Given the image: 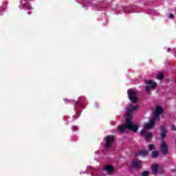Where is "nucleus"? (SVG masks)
<instances>
[{
  "label": "nucleus",
  "instance_id": "obj_23",
  "mask_svg": "<svg viewBox=\"0 0 176 176\" xmlns=\"http://www.w3.org/2000/svg\"><path fill=\"white\" fill-rule=\"evenodd\" d=\"M73 131H78V126H73Z\"/></svg>",
  "mask_w": 176,
  "mask_h": 176
},
{
  "label": "nucleus",
  "instance_id": "obj_18",
  "mask_svg": "<svg viewBox=\"0 0 176 176\" xmlns=\"http://www.w3.org/2000/svg\"><path fill=\"white\" fill-rule=\"evenodd\" d=\"M83 103L82 102H76L75 104V108H79V107H82Z\"/></svg>",
  "mask_w": 176,
  "mask_h": 176
},
{
  "label": "nucleus",
  "instance_id": "obj_2",
  "mask_svg": "<svg viewBox=\"0 0 176 176\" xmlns=\"http://www.w3.org/2000/svg\"><path fill=\"white\" fill-rule=\"evenodd\" d=\"M114 141H115V136L112 135H108L107 136H106V138H105L106 143L104 145L105 149L107 150L109 149V148H111V145L113 144Z\"/></svg>",
  "mask_w": 176,
  "mask_h": 176
},
{
  "label": "nucleus",
  "instance_id": "obj_20",
  "mask_svg": "<svg viewBox=\"0 0 176 176\" xmlns=\"http://www.w3.org/2000/svg\"><path fill=\"white\" fill-rule=\"evenodd\" d=\"M142 176H149V171L148 170L143 171L142 173Z\"/></svg>",
  "mask_w": 176,
  "mask_h": 176
},
{
  "label": "nucleus",
  "instance_id": "obj_26",
  "mask_svg": "<svg viewBox=\"0 0 176 176\" xmlns=\"http://www.w3.org/2000/svg\"><path fill=\"white\" fill-rule=\"evenodd\" d=\"M28 14H31V12H28Z\"/></svg>",
  "mask_w": 176,
  "mask_h": 176
},
{
  "label": "nucleus",
  "instance_id": "obj_7",
  "mask_svg": "<svg viewBox=\"0 0 176 176\" xmlns=\"http://www.w3.org/2000/svg\"><path fill=\"white\" fill-rule=\"evenodd\" d=\"M143 135H144L146 140H151V138H153V137L152 133L146 132L145 129L142 130L140 132V137H143Z\"/></svg>",
  "mask_w": 176,
  "mask_h": 176
},
{
  "label": "nucleus",
  "instance_id": "obj_5",
  "mask_svg": "<svg viewBox=\"0 0 176 176\" xmlns=\"http://www.w3.org/2000/svg\"><path fill=\"white\" fill-rule=\"evenodd\" d=\"M146 85H146L145 87L146 91H151V89H156V87L157 86V85L156 84V82H153V81H152V80H150L148 81H146Z\"/></svg>",
  "mask_w": 176,
  "mask_h": 176
},
{
  "label": "nucleus",
  "instance_id": "obj_9",
  "mask_svg": "<svg viewBox=\"0 0 176 176\" xmlns=\"http://www.w3.org/2000/svg\"><path fill=\"white\" fill-rule=\"evenodd\" d=\"M153 126H155V119H151L149 123L146 124L144 127L146 130H152Z\"/></svg>",
  "mask_w": 176,
  "mask_h": 176
},
{
  "label": "nucleus",
  "instance_id": "obj_8",
  "mask_svg": "<svg viewBox=\"0 0 176 176\" xmlns=\"http://www.w3.org/2000/svg\"><path fill=\"white\" fill-rule=\"evenodd\" d=\"M160 148L163 156H166L167 155V153L168 152V147H167V144H166V142H162V144L160 145Z\"/></svg>",
  "mask_w": 176,
  "mask_h": 176
},
{
  "label": "nucleus",
  "instance_id": "obj_3",
  "mask_svg": "<svg viewBox=\"0 0 176 176\" xmlns=\"http://www.w3.org/2000/svg\"><path fill=\"white\" fill-rule=\"evenodd\" d=\"M128 97L130 101L132 102L133 104H135L137 102V92L133 89H129L127 91Z\"/></svg>",
  "mask_w": 176,
  "mask_h": 176
},
{
  "label": "nucleus",
  "instance_id": "obj_1",
  "mask_svg": "<svg viewBox=\"0 0 176 176\" xmlns=\"http://www.w3.org/2000/svg\"><path fill=\"white\" fill-rule=\"evenodd\" d=\"M128 129L131 131H133L134 133H137L138 131V126L135 125L131 122L130 120L126 118V124L125 125H120L118 126V130L120 131L121 133H124V130Z\"/></svg>",
  "mask_w": 176,
  "mask_h": 176
},
{
  "label": "nucleus",
  "instance_id": "obj_24",
  "mask_svg": "<svg viewBox=\"0 0 176 176\" xmlns=\"http://www.w3.org/2000/svg\"><path fill=\"white\" fill-rule=\"evenodd\" d=\"M167 52H171V48H168Z\"/></svg>",
  "mask_w": 176,
  "mask_h": 176
},
{
  "label": "nucleus",
  "instance_id": "obj_15",
  "mask_svg": "<svg viewBox=\"0 0 176 176\" xmlns=\"http://www.w3.org/2000/svg\"><path fill=\"white\" fill-rule=\"evenodd\" d=\"M151 157L153 159H156V157H159V151H154L151 153Z\"/></svg>",
  "mask_w": 176,
  "mask_h": 176
},
{
  "label": "nucleus",
  "instance_id": "obj_12",
  "mask_svg": "<svg viewBox=\"0 0 176 176\" xmlns=\"http://www.w3.org/2000/svg\"><path fill=\"white\" fill-rule=\"evenodd\" d=\"M104 171H107L108 174H112L114 171L113 166L112 165H107L104 167H103Z\"/></svg>",
  "mask_w": 176,
  "mask_h": 176
},
{
  "label": "nucleus",
  "instance_id": "obj_4",
  "mask_svg": "<svg viewBox=\"0 0 176 176\" xmlns=\"http://www.w3.org/2000/svg\"><path fill=\"white\" fill-rule=\"evenodd\" d=\"M137 108H138V106H134L133 107H131V109H127L126 111V119H128L129 120H133V112H134V111H137Z\"/></svg>",
  "mask_w": 176,
  "mask_h": 176
},
{
  "label": "nucleus",
  "instance_id": "obj_16",
  "mask_svg": "<svg viewBox=\"0 0 176 176\" xmlns=\"http://www.w3.org/2000/svg\"><path fill=\"white\" fill-rule=\"evenodd\" d=\"M151 119H154V123H156V121L160 120V114H156V113H155L154 118H153Z\"/></svg>",
  "mask_w": 176,
  "mask_h": 176
},
{
  "label": "nucleus",
  "instance_id": "obj_25",
  "mask_svg": "<svg viewBox=\"0 0 176 176\" xmlns=\"http://www.w3.org/2000/svg\"><path fill=\"white\" fill-rule=\"evenodd\" d=\"M78 113V116H80V113Z\"/></svg>",
  "mask_w": 176,
  "mask_h": 176
},
{
  "label": "nucleus",
  "instance_id": "obj_19",
  "mask_svg": "<svg viewBox=\"0 0 176 176\" xmlns=\"http://www.w3.org/2000/svg\"><path fill=\"white\" fill-rule=\"evenodd\" d=\"M155 145L153 144H148V151L151 152V151H154Z\"/></svg>",
  "mask_w": 176,
  "mask_h": 176
},
{
  "label": "nucleus",
  "instance_id": "obj_22",
  "mask_svg": "<svg viewBox=\"0 0 176 176\" xmlns=\"http://www.w3.org/2000/svg\"><path fill=\"white\" fill-rule=\"evenodd\" d=\"M170 129H171L172 131H176L175 125L171 126H170Z\"/></svg>",
  "mask_w": 176,
  "mask_h": 176
},
{
  "label": "nucleus",
  "instance_id": "obj_6",
  "mask_svg": "<svg viewBox=\"0 0 176 176\" xmlns=\"http://www.w3.org/2000/svg\"><path fill=\"white\" fill-rule=\"evenodd\" d=\"M151 170L153 172V174L154 175H156L157 174V172L159 171V173H162L163 174V173H164V170L162 169H159V165H157V164H153L151 166Z\"/></svg>",
  "mask_w": 176,
  "mask_h": 176
},
{
  "label": "nucleus",
  "instance_id": "obj_17",
  "mask_svg": "<svg viewBox=\"0 0 176 176\" xmlns=\"http://www.w3.org/2000/svg\"><path fill=\"white\" fill-rule=\"evenodd\" d=\"M157 79H158V80H162V79H164V74L163 73H159L157 75Z\"/></svg>",
  "mask_w": 176,
  "mask_h": 176
},
{
  "label": "nucleus",
  "instance_id": "obj_10",
  "mask_svg": "<svg viewBox=\"0 0 176 176\" xmlns=\"http://www.w3.org/2000/svg\"><path fill=\"white\" fill-rule=\"evenodd\" d=\"M132 167L133 168H138V169L141 168L142 167V162H141V160L133 161Z\"/></svg>",
  "mask_w": 176,
  "mask_h": 176
},
{
  "label": "nucleus",
  "instance_id": "obj_21",
  "mask_svg": "<svg viewBox=\"0 0 176 176\" xmlns=\"http://www.w3.org/2000/svg\"><path fill=\"white\" fill-rule=\"evenodd\" d=\"M168 17H169V19H174V14L173 13H169Z\"/></svg>",
  "mask_w": 176,
  "mask_h": 176
},
{
  "label": "nucleus",
  "instance_id": "obj_11",
  "mask_svg": "<svg viewBox=\"0 0 176 176\" xmlns=\"http://www.w3.org/2000/svg\"><path fill=\"white\" fill-rule=\"evenodd\" d=\"M160 130V134L161 138H164V137H166L167 134V129H166V126L162 125Z\"/></svg>",
  "mask_w": 176,
  "mask_h": 176
},
{
  "label": "nucleus",
  "instance_id": "obj_13",
  "mask_svg": "<svg viewBox=\"0 0 176 176\" xmlns=\"http://www.w3.org/2000/svg\"><path fill=\"white\" fill-rule=\"evenodd\" d=\"M149 154L148 150H142L135 153V156H147Z\"/></svg>",
  "mask_w": 176,
  "mask_h": 176
},
{
  "label": "nucleus",
  "instance_id": "obj_14",
  "mask_svg": "<svg viewBox=\"0 0 176 176\" xmlns=\"http://www.w3.org/2000/svg\"><path fill=\"white\" fill-rule=\"evenodd\" d=\"M164 109L162 108L160 106L157 105L155 107V113L157 115H162V113H164Z\"/></svg>",
  "mask_w": 176,
  "mask_h": 176
}]
</instances>
